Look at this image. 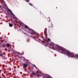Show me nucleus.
<instances>
[{
    "label": "nucleus",
    "instance_id": "nucleus-8",
    "mask_svg": "<svg viewBox=\"0 0 78 78\" xmlns=\"http://www.w3.org/2000/svg\"><path fill=\"white\" fill-rule=\"evenodd\" d=\"M53 27V25L52 24V23H51V24L49 25V27L52 28V27Z\"/></svg>",
    "mask_w": 78,
    "mask_h": 78
},
{
    "label": "nucleus",
    "instance_id": "nucleus-3",
    "mask_svg": "<svg viewBox=\"0 0 78 78\" xmlns=\"http://www.w3.org/2000/svg\"><path fill=\"white\" fill-rule=\"evenodd\" d=\"M28 30L30 32L33 33L34 34H36V33L33 30L30 28H28Z\"/></svg>",
    "mask_w": 78,
    "mask_h": 78
},
{
    "label": "nucleus",
    "instance_id": "nucleus-20",
    "mask_svg": "<svg viewBox=\"0 0 78 78\" xmlns=\"http://www.w3.org/2000/svg\"><path fill=\"white\" fill-rule=\"evenodd\" d=\"M20 55H24V52H22V53H20Z\"/></svg>",
    "mask_w": 78,
    "mask_h": 78
},
{
    "label": "nucleus",
    "instance_id": "nucleus-21",
    "mask_svg": "<svg viewBox=\"0 0 78 78\" xmlns=\"http://www.w3.org/2000/svg\"><path fill=\"white\" fill-rule=\"evenodd\" d=\"M30 1V0H26V2H29Z\"/></svg>",
    "mask_w": 78,
    "mask_h": 78
},
{
    "label": "nucleus",
    "instance_id": "nucleus-10",
    "mask_svg": "<svg viewBox=\"0 0 78 78\" xmlns=\"http://www.w3.org/2000/svg\"><path fill=\"white\" fill-rule=\"evenodd\" d=\"M0 56L2 57H3V55L2 53H0Z\"/></svg>",
    "mask_w": 78,
    "mask_h": 78
},
{
    "label": "nucleus",
    "instance_id": "nucleus-15",
    "mask_svg": "<svg viewBox=\"0 0 78 78\" xmlns=\"http://www.w3.org/2000/svg\"><path fill=\"white\" fill-rule=\"evenodd\" d=\"M22 58L24 59V60H26V61H29V60H27V59H26L24 57H23Z\"/></svg>",
    "mask_w": 78,
    "mask_h": 78
},
{
    "label": "nucleus",
    "instance_id": "nucleus-32",
    "mask_svg": "<svg viewBox=\"0 0 78 78\" xmlns=\"http://www.w3.org/2000/svg\"><path fill=\"white\" fill-rule=\"evenodd\" d=\"M56 9H57V7H56Z\"/></svg>",
    "mask_w": 78,
    "mask_h": 78
},
{
    "label": "nucleus",
    "instance_id": "nucleus-11",
    "mask_svg": "<svg viewBox=\"0 0 78 78\" xmlns=\"http://www.w3.org/2000/svg\"><path fill=\"white\" fill-rule=\"evenodd\" d=\"M9 26L12 27V23H9Z\"/></svg>",
    "mask_w": 78,
    "mask_h": 78
},
{
    "label": "nucleus",
    "instance_id": "nucleus-9",
    "mask_svg": "<svg viewBox=\"0 0 78 78\" xmlns=\"http://www.w3.org/2000/svg\"><path fill=\"white\" fill-rule=\"evenodd\" d=\"M51 20V19L50 18V17H48L47 18V20L48 21V22H51V21L50 20Z\"/></svg>",
    "mask_w": 78,
    "mask_h": 78
},
{
    "label": "nucleus",
    "instance_id": "nucleus-26",
    "mask_svg": "<svg viewBox=\"0 0 78 78\" xmlns=\"http://www.w3.org/2000/svg\"><path fill=\"white\" fill-rule=\"evenodd\" d=\"M34 38H36V36H34Z\"/></svg>",
    "mask_w": 78,
    "mask_h": 78
},
{
    "label": "nucleus",
    "instance_id": "nucleus-6",
    "mask_svg": "<svg viewBox=\"0 0 78 78\" xmlns=\"http://www.w3.org/2000/svg\"><path fill=\"white\" fill-rule=\"evenodd\" d=\"M8 10L10 12V13H11V14L13 16H15L14 15L13 13L12 12V11L10 9H8Z\"/></svg>",
    "mask_w": 78,
    "mask_h": 78
},
{
    "label": "nucleus",
    "instance_id": "nucleus-33",
    "mask_svg": "<svg viewBox=\"0 0 78 78\" xmlns=\"http://www.w3.org/2000/svg\"><path fill=\"white\" fill-rule=\"evenodd\" d=\"M38 35L39 36V34H38Z\"/></svg>",
    "mask_w": 78,
    "mask_h": 78
},
{
    "label": "nucleus",
    "instance_id": "nucleus-30",
    "mask_svg": "<svg viewBox=\"0 0 78 78\" xmlns=\"http://www.w3.org/2000/svg\"><path fill=\"white\" fill-rule=\"evenodd\" d=\"M25 34H26V33H25Z\"/></svg>",
    "mask_w": 78,
    "mask_h": 78
},
{
    "label": "nucleus",
    "instance_id": "nucleus-16",
    "mask_svg": "<svg viewBox=\"0 0 78 78\" xmlns=\"http://www.w3.org/2000/svg\"><path fill=\"white\" fill-rule=\"evenodd\" d=\"M24 70L25 72H27V70L26 68H25Z\"/></svg>",
    "mask_w": 78,
    "mask_h": 78
},
{
    "label": "nucleus",
    "instance_id": "nucleus-28",
    "mask_svg": "<svg viewBox=\"0 0 78 78\" xmlns=\"http://www.w3.org/2000/svg\"><path fill=\"white\" fill-rule=\"evenodd\" d=\"M27 41H28V42H29V40Z\"/></svg>",
    "mask_w": 78,
    "mask_h": 78
},
{
    "label": "nucleus",
    "instance_id": "nucleus-25",
    "mask_svg": "<svg viewBox=\"0 0 78 78\" xmlns=\"http://www.w3.org/2000/svg\"><path fill=\"white\" fill-rule=\"evenodd\" d=\"M30 33V34H33L32 33Z\"/></svg>",
    "mask_w": 78,
    "mask_h": 78
},
{
    "label": "nucleus",
    "instance_id": "nucleus-2",
    "mask_svg": "<svg viewBox=\"0 0 78 78\" xmlns=\"http://www.w3.org/2000/svg\"><path fill=\"white\" fill-rule=\"evenodd\" d=\"M62 53L64 54H66L69 57H75L76 58H78V55H75L74 53L70 51H67L66 49L64 48H62V50L61 51Z\"/></svg>",
    "mask_w": 78,
    "mask_h": 78
},
{
    "label": "nucleus",
    "instance_id": "nucleus-22",
    "mask_svg": "<svg viewBox=\"0 0 78 78\" xmlns=\"http://www.w3.org/2000/svg\"><path fill=\"white\" fill-rule=\"evenodd\" d=\"M34 67H36V66H35V65H34Z\"/></svg>",
    "mask_w": 78,
    "mask_h": 78
},
{
    "label": "nucleus",
    "instance_id": "nucleus-24",
    "mask_svg": "<svg viewBox=\"0 0 78 78\" xmlns=\"http://www.w3.org/2000/svg\"><path fill=\"white\" fill-rule=\"evenodd\" d=\"M18 54H20V52H18Z\"/></svg>",
    "mask_w": 78,
    "mask_h": 78
},
{
    "label": "nucleus",
    "instance_id": "nucleus-14",
    "mask_svg": "<svg viewBox=\"0 0 78 78\" xmlns=\"http://www.w3.org/2000/svg\"><path fill=\"white\" fill-rule=\"evenodd\" d=\"M7 46L8 47H10V45L8 43L7 44Z\"/></svg>",
    "mask_w": 78,
    "mask_h": 78
},
{
    "label": "nucleus",
    "instance_id": "nucleus-13",
    "mask_svg": "<svg viewBox=\"0 0 78 78\" xmlns=\"http://www.w3.org/2000/svg\"><path fill=\"white\" fill-rule=\"evenodd\" d=\"M46 78H52L50 76H46Z\"/></svg>",
    "mask_w": 78,
    "mask_h": 78
},
{
    "label": "nucleus",
    "instance_id": "nucleus-27",
    "mask_svg": "<svg viewBox=\"0 0 78 78\" xmlns=\"http://www.w3.org/2000/svg\"><path fill=\"white\" fill-rule=\"evenodd\" d=\"M37 76H38V75H37Z\"/></svg>",
    "mask_w": 78,
    "mask_h": 78
},
{
    "label": "nucleus",
    "instance_id": "nucleus-4",
    "mask_svg": "<svg viewBox=\"0 0 78 78\" xmlns=\"http://www.w3.org/2000/svg\"><path fill=\"white\" fill-rule=\"evenodd\" d=\"M28 30L30 32L33 33L34 34H36V33L33 30L30 28H28Z\"/></svg>",
    "mask_w": 78,
    "mask_h": 78
},
{
    "label": "nucleus",
    "instance_id": "nucleus-34",
    "mask_svg": "<svg viewBox=\"0 0 78 78\" xmlns=\"http://www.w3.org/2000/svg\"><path fill=\"white\" fill-rule=\"evenodd\" d=\"M3 54H4V53H3Z\"/></svg>",
    "mask_w": 78,
    "mask_h": 78
},
{
    "label": "nucleus",
    "instance_id": "nucleus-1",
    "mask_svg": "<svg viewBox=\"0 0 78 78\" xmlns=\"http://www.w3.org/2000/svg\"><path fill=\"white\" fill-rule=\"evenodd\" d=\"M50 41L51 39L49 38H48L46 41V43L45 41H41L43 42V43L44 44H46L47 46H49L51 48L54 49H58V50L60 51H62L63 48L59 46L58 45H56L53 42H51L49 43V42H50Z\"/></svg>",
    "mask_w": 78,
    "mask_h": 78
},
{
    "label": "nucleus",
    "instance_id": "nucleus-19",
    "mask_svg": "<svg viewBox=\"0 0 78 78\" xmlns=\"http://www.w3.org/2000/svg\"><path fill=\"white\" fill-rule=\"evenodd\" d=\"M32 72H33V73H32L33 75H35V74L34 72V71H33Z\"/></svg>",
    "mask_w": 78,
    "mask_h": 78
},
{
    "label": "nucleus",
    "instance_id": "nucleus-29",
    "mask_svg": "<svg viewBox=\"0 0 78 78\" xmlns=\"http://www.w3.org/2000/svg\"><path fill=\"white\" fill-rule=\"evenodd\" d=\"M1 5H0V8H1Z\"/></svg>",
    "mask_w": 78,
    "mask_h": 78
},
{
    "label": "nucleus",
    "instance_id": "nucleus-35",
    "mask_svg": "<svg viewBox=\"0 0 78 78\" xmlns=\"http://www.w3.org/2000/svg\"><path fill=\"white\" fill-rule=\"evenodd\" d=\"M1 78V77H0V78Z\"/></svg>",
    "mask_w": 78,
    "mask_h": 78
},
{
    "label": "nucleus",
    "instance_id": "nucleus-7",
    "mask_svg": "<svg viewBox=\"0 0 78 78\" xmlns=\"http://www.w3.org/2000/svg\"><path fill=\"white\" fill-rule=\"evenodd\" d=\"M44 34H45V36H46V37H47V32L46 31L44 30Z\"/></svg>",
    "mask_w": 78,
    "mask_h": 78
},
{
    "label": "nucleus",
    "instance_id": "nucleus-31",
    "mask_svg": "<svg viewBox=\"0 0 78 78\" xmlns=\"http://www.w3.org/2000/svg\"><path fill=\"white\" fill-rule=\"evenodd\" d=\"M55 56H56V55H55Z\"/></svg>",
    "mask_w": 78,
    "mask_h": 78
},
{
    "label": "nucleus",
    "instance_id": "nucleus-18",
    "mask_svg": "<svg viewBox=\"0 0 78 78\" xmlns=\"http://www.w3.org/2000/svg\"><path fill=\"white\" fill-rule=\"evenodd\" d=\"M41 37L44 39V40H45L44 39V37L43 36H41Z\"/></svg>",
    "mask_w": 78,
    "mask_h": 78
},
{
    "label": "nucleus",
    "instance_id": "nucleus-23",
    "mask_svg": "<svg viewBox=\"0 0 78 78\" xmlns=\"http://www.w3.org/2000/svg\"><path fill=\"white\" fill-rule=\"evenodd\" d=\"M39 41H41V39H39Z\"/></svg>",
    "mask_w": 78,
    "mask_h": 78
},
{
    "label": "nucleus",
    "instance_id": "nucleus-17",
    "mask_svg": "<svg viewBox=\"0 0 78 78\" xmlns=\"http://www.w3.org/2000/svg\"><path fill=\"white\" fill-rule=\"evenodd\" d=\"M29 5H30L31 6H33V5H32L31 3H29Z\"/></svg>",
    "mask_w": 78,
    "mask_h": 78
},
{
    "label": "nucleus",
    "instance_id": "nucleus-12",
    "mask_svg": "<svg viewBox=\"0 0 78 78\" xmlns=\"http://www.w3.org/2000/svg\"><path fill=\"white\" fill-rule=\"evenodd\" d=\"M25 28H28H28H29L30 27H28V26H27L25 25Z\"/></svg>",
    "mask_w": 78,
    "mask_h": 78
},
{
    "label": "nucleus",
    "instance_id": "nucleus-5",
    "mask_svg": "<svg viewBox=\"0 0 78 78\" xmlns=\"http://www.w3.org/2000/svg\"><path fill=\"white\" fill-rule=\"evenodd\" d=\"M23 68H27L29 65L28 64H26V63H23Z\"/></svg>",
    "mask_w": 78,
    "mask_h": 78
}]
</instances>
